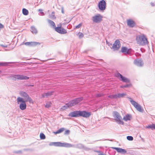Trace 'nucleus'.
Masks as SVG:
<instances>
[{
  "label": "nucleus",
  "mask_w": 155,
  "mask_h": 155,
  "mask_svg": "<svg viewBox=\"0 0 155 155\" xmlns=\"http://www.w3.org/2000/svg\"><path fill=\"white\" fill-rule=\"evenodd\" d=\"M91 115L90 112H87L85 111H80L76 110L69 113L68 116L72 117H78L82 116L84 117H89Z\"/></svg>",
  "instance_id": "1"
},
{
  "label": "nucleus",
  "mask_w": 155,
  "mask_h": 155,
  "mask_svg": "<svg viewBox=\"0 0 155 155\" xmlns=\"http://www.w3.org/2000/svg\"><path fill=\"white\" fill-rule=\"evenodd\" d=\"M27 101L21 97H18L17 99V103L19 104L20 109L22 110L26 109L27 106L26 102Z\"/></svg>",
  "instance_id": "2"
},
{
  "label": "nucleus",
  "mask_w": 155,
  "mask_h": 155,
  "mask_svg": "<svg viewBox=\"0 0 155 155\" xmlns=\"http://www.w3.org/2000/svg\"><path fill=\"white\" fill-rule=\"evenodd\" d=\"M114 119L118 124L123 125L124 122L123 121L121 116L117 111H114L113 113Z\"/></svg>",
  "instance_id": "3"
},
{
  "label": "nucleus",
  "mask_w": 155,
  "mask_h": 155,
  "mask_svg": "<svg viewBox=\"0 0 155 155\" xmlns=\"http://www.w3.org/2000/svg\"><path fill=\"white\" fill-rule=\"evenodd\" d=\"M137 43L142 45H144L147 44V38L143 35L138 36L137 37Z\"/></svg>",
  "instance_id": "4"
},
{
  "label": "nucleus",
  "mask_w": 155,
  "mask_h": 155,
  "mask_svg": "<svg viewBox=\"0 0 155 155\" xmlns=\"http://www.w3.org/2000/svg\"><path fill=\"white\" fill-rule=\"evenodd\" d=\"M20 95L25 99V100L28 101L30 103L33 104V101L27 93L23 91H21L19 92Z\"/></svg>",
  "instance_id": "5"
},
{
  "label": "nucleus",
  "mask_w": 155,
  "mask_h": 155,
  "mask_svg": "<svg viewBox=\"0 0 155 155\" xmlns=\"http://www.w3.org/2000/svg\"><path fill=\"white\" fill-rule=\"evenodd\" d=\"M130 99V101L131 104L134 106V107L138 111L141 112H143V109L142 108L141 106L137 103L136 102L133 101L131 98H129Z\"/></svg>",
  "instance_id": "6"
},
{
  "label": "nucleus",
  "mask_w": 155,
  "mask_h": 155,
  "mask_svg": "<svg viewBox=\"0 0 155 155\" xmlns=\"http://www.w3.org/2000/svg\"><path fill=\"white\" fill-rule=\"evenodd\" d=\"M120 47V41L118 40H116L114 43L111 49H113L114 51H117Z\"/></svg>",
  "instance_id": "7"
},
{
  "label": "nucleus",
  "mask_w": 155,
  "mask_h": 155,
  "mask_svg": "<svg viewBox=\"0 0 155 155\" xmlns=\"http://www.w3.org/2000/svg\"><path fill=\"white\" fill-rule=\"evenodd\" d=\"M102 18L103 17L101 15L98 14L93 17L92 21L95 23H99L102 21Z\"/></svg>",
  "instance_id": "8"
},
{
  "label": "nucleus",
  "mask_w": 155,
  "mask_h": 155,
  "mask_svg": "<svg viewBox=\"0 0 155 155\" xmlns=\"http://www.w3.org/2000/svg\"><path fill=\"white\" fill-rule=\"evenodd\" d=\"M116 76L120 80L123 82L128 83L130 82V80L127 78L123 76L119 73L116 74Z\"/></svg>",
  "instance_id": "9"
},
{
  "label": "nucleus",
  "mask_w": 155,
  "mask_h": 155,
  "mask_svg": "<svg viewBox=\"0 0 155 155\" xmlns=\"http://www.w3.org/2000/svg\"><path fill=\"white\" fill-rule=\"evenodd\" d=\"M106 7V3L105 1H101L98 4V7L101 11L105 10Z\"/></svg>",
  "instance_id": "10"
},
{
  "label": "nucleus",
  "mask_w": 155,
  "mask_h": 155,
  "mask_svg": "<svg viewBox=\"0 0 155 155\" xmlns=\"http://www.w3.org/2000/svg\"><path fill=\"white\" fill-rule=\"evenodd\" d=\"M55 30L56 31L61 34H64L67 33L66 30L61 27H55Z\"/></svg>",
  "instance_id": "11"
},
{
  "label": "nucleus",
  "mask_w": 155,
  "mask_h": 155,
  "mask_svg": "<svg viewBox=\"0 0 155 155\" xmlns=\"http://www.w3.org/2000/svg\"><path fill=\"white\" fill-rule=\"evenodd\" d=\"M83 99V97H81L76 98L75 100H74L71 101V106H74L78 103L80 102Z\"/></svg>",
  "instance_id": "12"
},
{
  "label": "nucleus",
  "mask_w": 155,
  "mask_h": 155,
  "mask_svg": "<svg viewBox=\"0 0 155 155\" xmlns=\"http://www.w3.org/2000/svg\"><path fill=\"white\" fill-rule=\"evenodd\" d=\"M22 44H24L26 45L33 47L37 45H40V43L39 42H23Z\"/></svg>",
  "instance_id": "13"
},
{
  "label": "nucleus",
  "mask_w": 155,
  "mask_h": 155,
  "mask_svg": "<svg viewBox=\"0 0 155 155\" xmlns=\"http://www.w3.org/2000/svg\"><path fill=\"white\" fill-rule=\"evenodd\" d=\"M134 64L138 67L142 66L143 64V63L141 60L137 59L134 61Z\"/></svg>",
  "instance_id": "14"
},
{
  "label": "nucleus",
  "mask_w": 155,
  "mask_h": 155,
  "mask_svg": "<svg viewBox=\"0 0 155 155\" xmlns=\"http://www.w3.org/2000/svg\"><path fill=\"white\" fill-rule=\"evenodd\" d=\"M131 49H128L125 47H122L121 51L124 54H129L131 52Z\"/></svg>",
  "instance_id": "15"
},
{
  "label": "nucleus",
  "mask_w": 155,
  "mask_h": 155,
  "mask_svg": "<svg viewBox=\"0 0 155 155\" xmlns=\"http://www.w3.org/2000/svg\"><path fill=\"white\" fill-rule=\"evenodd\" d=\"M60 147H65L69 148L74 147V145H72L71 143H60Z\"/></svg>",
  "instance_id": "16"
},
{
  "label": "nucleus",
  "mask_w": 155,
  "mask_h": 155,
  "mask_svg": "<svg viewBox=\"0 0 155 155\" xmlns=\"http://www.w3.org/2000/svg\"><path fill=\"white\" fill-rule=\"evenodd\" d=\"M127 25L130 27H133L135 26V23L134 21L132 19H129L127 20Z\"/></svg>",
  "instance_id": "17"
},
{
  "label": "nucleus",
  "mask_w": 155,
  "mask_h": 155,
  "mask_svg": "<svg viewBox=\"0 0 155 155\" xmlns=\"http://www.w3.org/2000/svg\"><path fill=\"white\" fill-rule=\"evenodd\" d=\"M112 148L113 149L116 150L118 152L120 153H125L127 152L125 150L122 149L120 148L113 147H112Z\"/></svg>",
  "instance_id": "18"
},
{
  "label": "nucleus",
  "mask_w": 155,
  "mask_h": 155,
  "mask_svg": "<svg viewBox=\"0 0 155 155\" xmlns=\"http://www.w3.org/2000/svg\"><path fill=\"white\" fill-rule=\"evenodd\" d=\"M132 116L130 114H127L124 117L123 120L125 121H127L130 120Z\"/></svg>",
  "instance_id": "19"
},
{
  "label": "nucleus",
  "mask_w": 155,
  "mask_h": 155,
  "mask_svg": "<svg viewBox=\"0 0 155 155\" xmlns=\"http://www.w3.org/2000/svg\"><path fill=\"white\" fill-rule=\"evenodd\" d=\"M71 104L70 101L68 103L66 104L65 105L63 106L61 108V109L63 110H65L68 108L72 106H71Z\"/></svg>",
  "instance_id": "20"
},
{
  "label": "nucleus",
  "mask_w": 155,
  "mask_h": 155,
  "mask_svg": "<svg viewBox=\"0 0 155 155\" xmlns=\"http://www.w3.org/2000/svg\"><path fill=\"white\" fill-rule=\"evenodd\" d=\"M52 92H48L46 93L42 94H41L42 97V98H44L45 96L48 97L49 96L52 95Z\"/></svg>",
  "instance_id": "21"
},
{
  "label": "nucleus",
  "mask_w": 155,
  "mask_h": 155,
  "mask_svg": "<svg viewBox=\"0 0 155 155\" xmlns=\"http://www.w3.org/2000/svg\"><path fill=\"white\" fill-rule=\"evenodd\" d=\"M146 128L150 129L152 130H155V124H152L145 127Z\"/></svg>",
  "instance_id": "22"
},
{
  "label": "nucleus",
  "mask_w": 155,
  "mask_h": 155,
  "mask_svg": "<svg viewBox=\"0 0 155 155\" xmlns=\"http://www.w3.org/2000/svg\"><path fill=\"white\" fill-rule=\"evenodd\" d=\"M11 77L13 79H14L15 80L16 79L20 80V75H12Z\"/></svg>",
  "instance_id": "23"
},
{
  "label": "nucleus",
  "mask_w": 155,
  "mask_h": 155,
  "mask_svg": "<svg viewBox=\"0 0 155 155\" xmlns=\"http://www.w3.org/2000/svg\"><path fill=\"white\" fill-rule=\"evenodd\" d=\"M48 23L52 27L54 28H55V27H56L55 26V24L53 21L50 20H48Z\"/></svg>",
  "instance_id": "24"
},
{
  "label": "nucleus",
  "mask_w": 155,
  "mask_h": 155,
  "mask_svg": "<svg viewBox=\"0 0 155 155\" xmlns=\"http://www.w3.org/2000/svg\"><path fill=\"white\" fill-rule=\"evenodd\" d=\"M11 62H0V66H6L8 65V64H10Z\"/></svg>",
  "instance_id": "25"
},
{
  "label": "nucleus",
  "mask_w": 155,
  "mask_h": 155,
  "mask_svg": "<svg viewBox=\"0 0 155 155\" xmlns=\"http://www.w3.org/2000/svg\"><path fill=\"white\" fill-rule=\"evenodd\" d=\"M64 130V128H60V129H59L58 130H57V131L54 132V134H59V133H60L62 132Z\"/></svg>",
  "instance_id": "26"
},
{
  "label": "nucleus",
  "mask_w": 155,
  "mask_h": 155,
  "mask_svg": "<svg viewBox=\"0 0 155 155\" xmlns=\"http://www.w3.org/2000/svg\"><path fill=\"white\" fill-rule=\"evenodd\" d=\"M31 32L35 34L37 33V31L36 29L34 27H31Z\"/></svg>",
  "instance_id": "27"
},
{
  "label": "nucleus",
  "mask_w": 155,
  "mask_h": 155,
  "mask_svg": "<svg viewBox=\"0 0 155 155\" xmlns=\"http://www.w3.org/2000/svg\"><path fill=\"white\" fill-rule=\"evenodd\" d=\"M29 79V77L25 75H20V80H27Z\"/></svg>",
  "instance_id": "28"
},
{
  "label": "nucleus",
  "mask_w": 155,
  "mask_h": 155,
  "mask_svg": "<svg viewBox=\"0 0 155 155\" xmlns=\"http://www.w3.org/2000/svg\"><path fill=\"white\" fill-rule=\"evenodd\" d=\"M22 13L24 15H27L28 13V11L25 8H23L22 9Z\"/></svg>",
  "instance_id": "29"
},
{
  "label": "nucleus",
  "mask_w": 155,
  "mask_h": 155,
  "mask_svg": "<svg viewBox=\"0 0 155 155\" xmlns=\"http://www.w3.org/2000/svg\"><path fill=\"white\" fill-rule=\"evenodd\" d=\"M126 95V93H123L122 94H118V98H122Z\"/></svg>",
  "instance_id": "30"
},
{
  "label": "nucleus",
  "mask_w": 155,
  "mask_h": 155,
  "mask_svg": "<svg viewBox=\"0 0 155 155\" xmlns=\"http://www.w3.org/2000/svg\"><path fill=\"white\" fill-rule=\"evenodd\" d=\"M74 145V147H76L79 148H84V146L81 144H77L76 146H75Z\"/></svg>",
  "instance_id": "31"
},
{
  "label": "nucleus",
  "mask_w": 155,
  "mask_h": 155,
  "mask_svg": "<svg viewBox=\"0 0 155 155\" xmlns=\"http://www.w3.org/2000/svg\"><path fill=\"white\" fill-rule=\"evenodd\" d=\"M40 138L41 139H44L45 138V136L44 134L42 133H41L40 135Z\"/></svg>",
  "instance_id": "32"
},
{
  "label": "nucleus",
  "mask_w": 155,
  "mask_h": 155,
  "mask_svg": "<svg viewBox=\"0 0 155 155\" xmlns=\"http://www.w3.org/2000/svg\"><path fill=\"white\" fill-rule=\"evenodd\" d=\"M131 86V84H127L126 85H124L123 86H121V88H125V87H130Z\"/></svg>",
  "instance_id": "33"
},
{
  "label": "nucleus",
  "mask_w": 155,
  "mask_h": 155,
  "mask_svg": "<svg viewBox=\"0 0 155 155\" xmlns=\"http://www.w3.org/2000/svg\"><path fill=\"white\" fill-rule=\"evenodd\" d=\"M78 35L80 38H82L84 36L83 34L82 33L80 32L78 34Z\"/></svg>",
  "instance_id": "34"
},
{
  "label": "nucleus",
  "mask_w": 155,
  "mask_h": 155,
  "mask_svg": "<svg viewBox=\"0 0 155 155\" xmlns=\"http://www.w3.org/2000/svg\"><path fill=\"white\" fill-rule=\"evenodd\" d=\"M127 139L129 140H133V138L131 136H128L127 137Z\"/></svg>",
  "instance_id": "35"
},
{
  "label": "nucleus",
  "mask_w": 155,
  "mask_h": 155,
  "mask_svg": "<svg viewBox=\"0 0 155 155\" xmlns=\"http://www.w3.org/2000/svg\"><path fill=\"white\" fill-rule=\"evenodd\" d=\"M82 23H80L78 25L76 26H75V28L76 29H78L80 28L82 25Z\"/></svg>",
  "instance_id": "36"
},
{
  "label": "nucleus",
  "mask_w": 155,
  "mask_h": 155,
  "mask_svg": "<svg viewBox=\"0 0 155 155\" xmlns=\"http://www.w3.org/2000/svg\"><path fill=\"white\" fill-rule=\"evenodd\" d=\"M38 11L40 12V15H45L44 13L42 12V10L41 9H39Z\"/></svg>",
  "instance_id": "37"
},
{
  "label": "nucleus",
  "mask_w": 155,
  "mask_h": 155,
  "mask_svg": "<svg viewBox=\"0 0 155 155\" xmlns=\"http://www.w3.org/2000/svg\"><path fill=\"white\" fill-rule=\"evenodd\" d=\"M60 143H61L60 142H55L54 146L60 147V144H61Z\"/></svg>",
  "instance_id": "38"
},
{
  "label": "nucleus",
  "mask_w": 155,
  "mask_h": 155,
  "mask_svg": "<svg viewBox=\"0 0 155 155\" xmlns=\"http://www.w3.org/2000/svg\"><path fill=\"white\" fill-rule=\"evenodd\" d=\"M51 104V102H49L46 104L45 105V107L46 108H49L50 107Z\"/></svg>",
  "instance_id": "39"
},
{
  "label": "nucleus",
  "mask_w": 155,
  "mask_h": 155,
  "mask_svg": "<svg viewBox=\"0 0 155 155\" xmlns=\"http://www.w3.org/2000/svg\"><path fill=\"white\" fill-rule=\"evenodd\" d=\"M113 96L114 99L118 98V94H117L113 95Z\"/></svg>",
  "instance_id": "40"
},
{
  "label": "nucleus",
  "mask_w": 155,
  "mask_h": 155,
  "mask_svg": "<svg viewBox=\"0 0 155 155\" xmlns=\"http://www.w3.org/2000/svg\"><path fill=\"white\" fill-rule=\"evenodd\" d=\"M106 42L107 44L109 46H110L112 45V44L110 43V42H108L107 40L106 41Z\"/></svg>",
  "instance_id": "41"
},
{
  "label": "nucleus",
  "mask_w": 155,
  "mask_h": 155,
  "mask_svg": "<svg viewBox=\"0 0 155 155\" xmlns=\"http://www.w3.org/2000/svg\"><path fill=\"white\" fill-rule=\"evenodd\" d=\"M55 145V142H51L49 144V145L50 146H54Z\"/></svg>",
  "instance_id": "42"
},
{
  "label": "nucleus",
  "mask_w": 155,
  "mask_h": 155,
  "mask_svg": "<svg viewBox=\"0 0 155 155\" xmlns=\"http://www.w3.org/2000/svg\"><path fill=\"white\" fill-rule=\"evenodd\" d=\"M70 132V131L69 130H67L65 132V134H68Z\"/></svg>",
  "instance_id": "43"
},
{
  "label": "nucleus",
  "mask_w": 155,
  "mask_h": 155,
  "mask_svg": "<svg viewBox=\"0 0 155 155\" xmlns=\"http://www.w3.org/2000/svg\"><path fill=\"white\" fill-rule=\"evenodd\" d=\"M102 94H96V97H101V96H102Z\"/></svg>",
  "instance_id": "44"
},
{
  "label": "nucleus",
  "mask_w": 155,
  "mask_h": 155,
  "mask_svg": "<svg viewBox=\"0 0 155 155\" xmlns=\"http://www.w3.org/2000/svg\"><path fill=\"white\" fill-rule=\"evenodd\" d=\"M108 97L111 99L114 98L113 95H109V96Z\"/></svg>",
  "instance_id": "45"
},
{
  "label": "nucleus",
  "mask_w": 155,
  "mask_h": 155,
  "mask_svg": "<svg viewBox=\"0 0 155 155\" xmlns=\"http://www.w3.org/2000/svg\"><path fill=\"white\" fill-rule=\"evenodd\" d=\"M150 4H151V5L152 6H154L155 5V3H153V2H151L150 3Z\"/></svg>",
  "instance_id": "46"
},
{
  "label": "nucleus",
  "mask_w": 155,
  "mask_h": 155,
  "mask_svg": "<svg viewBox=\"0 0 155 155\" xmlns=\"http://www.w3.org/2000/svg\"><path fill=\"white\" fill-rule=\"evenodd\" d=\"M50 18H51L53 19L55 18V17H54V15H52L51 16H50Z\"/></svg>",
  "instance_id": "47"
},
{
  "label": "nucleus",
  "mask_w": 155,
  "mask_h": 155,
  "mask_svg": "<svg viewBox=\"0 0 155 155\" xmlns=\"http://www.w3.org/2000/svg\"><path fill=\"white\" fill-rule=\"evenodd\" d=\"M3 28V25L0 23V28Z\"/></svg>",
  "instance_id": "48"
},
{
  "label": "nucleus",
  "mask_w": 155,
  "mask_h": 155,
  "mask_svg": "<svg viewBox=\"0 0 155 155\" xmlns=\"http://www.w3.org/2000/svg\"><path fill=\"white\" fill-rule=\"evenodd\" d=\"M0 45L2 47H7V45Z\"/></svg>",
  "instance_id": "49"
},
{
  "label": "nucleus",
  "mask_w": 155,
  "mask_h": 155,
  "mask_svg": "<svg viewBox=\"0 0 155 155\" xmlns=\"http://www.w3.org/2000/svg\"><path fill=\"white\" fill-rule=\"evenodd\" d=\"M94 151L97 153H101V151H99L94 150Z\"/></svg>",
  "instance_id": "50"
},
{
  "label": "nucleus",
  "mask_w": 155,
  "mask_h": 155,
  "mask_svg": "<svg viewBox=\"0 0 155 155\" xmlns=\"http://www.w3.org/2000/svg\"><path fill=\"white\" fill-rule=\"evenodd\" d=\"M61 12L63 14H64V13L63 9V8H62V9H61Z\"/></svg>",
  "instance_id": "51"
},
{
  "label": "nucleus",
  "mask_w": 155,
  "mask_h": 155,
  "mask_svg": "<svg viewBox=\"0 0 155 155\" xmlns=\"http://www.w3.org/2000/svg\"><path fill=\"white\" fill-rule=\"evenodd\" d=\"M37 3H37V2H36V3H35V6L38 5L37 4Z\"/></svg>",
  "instance_id": "52"
},
{
  "label": "nucleus",
  "mask_w": 155,
  "mask_h": 155,
  "mask_svg": "<svg viewBox=\"0 0 155 155\" xmlns=\"http://www.w3.org/2000/svg\"><path fill=\"white\" fill-rule=\"evenodd\" d=\"M52 14H54V12H52Z\"/></svg>",
  "instance_id": "53"
},
{
  "label": "nucleus",
  "mask_w": 155,
  "mask_h": 155,
  "mask_svg": "<svg viewBox=\"0 0 155 155\" xmlns=\"http://www.w3.org/2000/svg\"><path fill=\"white\" fill-rule=\"evenodd\" d=\"M101 153H102L101 152V153H98V154H101Z\"/></svg>",
  "instance_id": "54"
}]
</instances>
